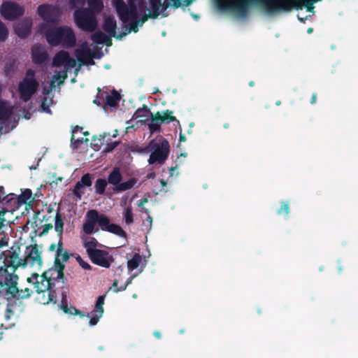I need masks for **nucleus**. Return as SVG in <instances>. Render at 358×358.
<instances>
[{"label":"nucleus","instance_id":"nucleus-1","mask_svg":"<svg viewBox=\"0 0 358 358\" xmlns=\"http://www.w3.org/2000/svg\"><path fill=\"white\" fill-rule=\"evenodd\" d=\"M255 4H261L269 13L289 12L292 8L302 9L299 0H231L229 7L243 16L248 13L250 6Z\"/></svg>","mask_w":358,"mask_h":358},{"label":"nucleus","instance_id":"nucleus-2","mask_svg":"<svg viewBox=\"0 0 358 358\" xmlns=\"http://www.w3.org/2000/svg\"><path fill=\"white\" fill-rule=\"evenodd\" d=\"M41 253L42 252L39 250L37 244L30 245L26 247L24 257L20 258V245H13L10 248L8 254L5 257L3 261L4 266L7 268H10L13 273L20 266L25 267L27 265H29L30 266L34 265L41 266L43 264Z\"/></svg>","mask_w":358,"mask_h":358},{"label":"nucleus","instance_id":"nucleus-3","mask_svg":"<svg viewBox=\"0 0 358 358\" xmlns=\"http://www.w3.org/2000/svg\"><path fill=\"white\" fill-rule=\"evenodd\" d=\"M57 273L52 269L49 268L44 271L42 275H39L36 273H34L27 278V282L34 285L35 291L38 294H43V299L40 300V303L48 304L50 302L56 303L57 296L55 291L53 290V281H61L62 278H57Z\"/></svg>","mask_w":358,"mask_h":358},{"label":"nucleus","instance_id":"nucleus-4","mask_svg":"<svg viewBox=\"0 0 358 358\" xmlns=\"http://www.w3.org/2000/svg\"><path fill=\"white\" fill-rule=\"evenodd\" d=\"M138 0H127V4L123 0H113V6L119 19L123 23H129L127 32L138 31L139 21H138L137 2Z\"/></svg>","mask_w":358,"mask_h":358},{"label":"nucleus","instance_id":"nucleus-5","mask_svg":"<svg viewBox=\"0 0 358 358\" xmlns=\"http://www.w3.org/2000/svg\"><path fill=\"white\" fill-rule=\"evenodd\" d=\"M45 36L52 46L62 45L66 48H73L76 43L75 33L68 26L50 27L45 31Z\"/></svg>","mask_w":358,"mask_h":358},{"label":"nucleus","instance_id":"nucleus-6","mask_svg":"<svg viewBox=\"0 0 358 358\" xmlns=\"http://www.w3.org/2000/svg\"><path fill=\"white\" fill-rule=\"evenodd\" d=\"M105 296H99L95 303V308L90 313L85 315L80 310L76 308L73 306L69 307L66 296L62 294V299L60 305V308L66 314L79 315L80 317L85 316L90 317L89 324L90 326L96 325L99 319L103 316V304H104Z\"/></svg>","mask_w":358,"mask_h":358},{"label":"nucleus","instance_id":"nucleus-7","mask_svg":"<svg viewBox=\"0 0 358 358\" xmlns=\"http://www.w3.org/2000/svg\"><path fill=\"white\" fill-rule=\"evenodd\" d=\"M34 200L31 190L26 189L20 195L13 193L6 194L5 205L2 207L8 208V210H10L9 214L13 217L14 213L22 206H24V210L27 211L31 209Z\"/></svg>","mask_w":358,"mask_h":358},{"label":"nucleus","instance_id":"nucleus-8","mask_svg":"<svg viewBox=\"0 0 358 358\" xmlns=\"http://www.w3.org/2000/svg\"><path fill=\"white\" fill-rule=\"evenodd\" d=\"M6 273L4 285L6 286V294L9 295L10 298L15 300H21L28 299L31 296L33 293L32 289L25 287L24 289H20L17 287L18 276L14 274L13 272H9L8 268L4 269ZM0 285L3 286V284L0 281Z\"/></svg>","mask_w":358,"mask_h":358},{"label":"nucleus","instance_id":"nucleus-9","mask_svg":"<svg viewBox=\"0 0 358 358\" xmlns=\"http://www.w3.org/2000/svg\"><path fill=\"white\" fill-rule=\"evenodd\" d=\"M73 18L76 26L84 31L93 32L98 26L96 13L88 8L76 10Z\"/></svg>","mask_w":358,"mask_h":358},{"label":"nucleus","instance_id":"nucleus-10","mask_svg":"<svg viewBox=\"0 0 358 358\" xmlns=\"http://www.w3.org/2000/svg\"><path fill=\"white\" fill-rule=\"evenodd\" d=\"M38 86V83L35 78V71L31 69H27L25 77L18 85L20 98L24 102L28 101L36 92Z\"/></svg>","mask_w":358,"mask_h":358},{"label":"nucleus","instance_id":"nucleus-11","mask_svg":"<svg viewBox=\"0 0 358 358\" xmlns=\"http://www.w3.org/2000/svg\"><path fill=\"white\" fill-rule=\"evenodd\" d=\"M70 258V254L63 249V243L61 240L57 245L56 255L54 261V265L50 268L57 273V278H62V282H66L64 271L65 268L64 262H68Z\"/></svg>","mask_w":358,"mask_h":358},{"label":"nucleus","instance_id":"nucleus-12","mask_svg":"<svg viewBox=\"0 0 358 358\" xmlns=\"http://www.w3.org/2000/svg\"><path fill=\"white\" fill-rule=\"evenodd\" d=\"M150 146L153 151L150 155L148 162L150 164L155 163L163 164L168 158L170 146L167 140L163 139L160 143L151 142Z\"/></svg>","mask_w":358,"mask_h":358},{"label":"nucleus","instance_id":"nucleus-13","mask_svg":"<svg viewBox=\"0 0 358 358\" xmlns=\"http://www.w3.org/2000/svg\"><path fill=\"white\" fill-rule=\"evenodd\" d=\"M151 14V18L156 19L162 13V15L166 17L167 15L164 13L165 10L173 6L174 8H178L182 6V0H149Z\"/></svg>","mask_w":358,"mask_h":358},{"label":"nucleus","instance_id":"nucleus-14","mask_svg":"<svg viewBox=\"0 0 358 358\" xmlns=\"http://www.w3.org/2000/svg\"><path fill=\"white\" fill-rule=\"evenodd\" d=\"M24 6L14 1H4L0 7L1 16L7 20L13 21L24 14Z\"/></svg>","mask_w":358,"mask_h":358},{"label":"nucleus","instance_id":"nucleus-15","mask_svg":"<svg viewBox=\"0 0 358 358\" xmlns=\"http://www.w3.org/2000/svg\"><path fill=\"white\" fill-rule=\"evenodd\" d=\"M87 255L94 264L106 268H108L114 262L113 255L105 250H90Z\"/></svg>","mask_w":358,"mask_h":358},{"label":"nucleus","instance_id":"nucleus-16","mask_svg":"<svg viewBox=\"0 0 358 358\" xmlns=\"http://www.w3.org/2000/svg\"><path fill=\"white\" fill-rule=\"evenodd\" d=\"M37 14L46 22H55L60 15V9L57 6L43 3L38 6Z\"/></svg>","mask_w":358,"mask_h":358},{"label":"nucleus","instance_id":"nucleus-17","mask_svg":"<svg viewBox=\"0 0 358 358\" xmlns=\"http://www.w3.org/2000/svg\"><path fill=\"white\" fill-rule=\"evenodd\" d=\"M32 24V19L25 17L14 24V31L18 37L25 38L30 34Z\"/></svg>","mask_w":358,"mask_h":358},{"label":"nucleus","instance_id":"nucleus-18","mask_svg":"<svg viewBox=\"0 0 358 358\" xmlns=\"http://www.w3.org/2000/svg\"><path fill=\"white\" fill-rule=\"evenodd\" d=\"M92 185V176L90 173H85L82 176L80 180L78 181L73 189V193L78 199H80L84 194V187H90Z\"/></svg>","mask_w":358,"mask_h":358},{"label":"nucleus","instance_id":"nucleus-19","mask_svg":"<svg viewBox=\"0 0 358 358\" xmlns=\"http://www.w3.org/2000/svg\"><path fill=\"white\" fill-rule=\"evenodd\" d=\"M85 224H111L109 218L96 210H90L87 212Z\"/></svg>","mask_w":358,"mask_h":358},{"label":"nucleus","instance_id":"nucleus-20","mask_svg":"<svg viewBox=\"0 0 358 358\" xmlns=\"http://www.w3.org/2000/svg\"><path fill=\"white\" fill-rule=\"evenodd\" d=\"M76 56L80 64V66L94 65V61L93 60V58H99V57H96L89 48L76 50Z\"/></svg>","mask_w":358,"mask_h":358},{"label":"nucleus","instance_id":"nucleus-21","mask_svg":"<svg viewBox=\"0 0 358 358\" xmlns=\"http://www.w3.org/2000/svg\"><path fill=\"white\" fill-rule=\"evenodd\" d=\"M102 28L105 32L108 33L110 36L116 38L117 22L113 16H106L104 18Z\"/></svg>","mask_w":358,"mask_h":358},{"label":"nucleus","instance_id":"nucleus-22","mask_svg":"<svg viewBox=\"0 0 358 358\" xmlns=\"http://www.w3.org/2000/svg\"><path fill=\"white\" fill-rule=\"evenodd\" d=\"M48 54L40 47L33 48L32 49V62L41 65L48 59Z\"/></svg>","mask_w":358,"mask_h":358},{"label":"nucleus","instance_id":"nucleus-23","mask_svg":"<svg viewBox=\"0 0 358 358\" xmlns=\"http://www.w3.org/2000/svg\"><path fill=\"white\" fill-rule=\"evenodd\" d=\"M157 120L162 124H169L171 122L177 121L176 117L173 115V111L170 110H165L160 112L154 113Z\"/></svg>","mask_w":358,"mask_h":358},{"label":"nucleus","instance_id":"nucleus-24","mask_svg":"<svg viewBox=\"0 0 358 358\" xmlns=\"http://www.w3.org/2000/svg\"><path fill=\"white\" fill-rule=\"evenodd\" d=\"M13 113V108L3 101H0V124L4 123L10 118Z\"/></svg>","mask_w":358,"mask_h":358},{"label":"nucleus","instance_id":"nucleus-25","mask_svg":"<svg viewBox=\"0 0 358 358\" xmlns=\"http://www.w3.org/2000/svg\"><path fill=\"white\" fill-rule=\"evenodd\" d=\"M80 238L83 242V246L86 250L87 254L89 253L90 250H94L97 249L98 241L96 238L86 235H81Z\"/></svg>","mask_w":358,"mask_h":358},{"label":"nucleus","instance_id":"nucleus-26","mask_svg":"<svg viewBox=\"0 0 358 358\" xmlns=\"http://www.w3.org/2000/svg\"><path fill=\"white\" fill-rule=\"evenodd\" d=\"M122 179V176L121 174L120 169L118 167H115L109 173L107 182L110 185H115L116 187L120 183Z\"/></svg>","mask_w":358,"mask_h":358},{"label":"nucleus","instance_id":"nucleus-27","mask_svg":"<svg viewBox=\"0 0 358 358\" xmlns=\"http://www.w3.org/2000/svg\"><path fill=\"white\" fill-rule=\"evenodd\" d=\"M147 105L143 104L141 108H138L134 114V119H139L140 122H145L148 120V113H150Z\"/></svg>","mask_w":358,"mask_h":358},{"label":"nucleus","instance_id":"nucleus-28","mask_svg":"<svg viewBox=\"0 0 358 358\" xmlns=\"http://www.w3.org/2000/svg\"><path fill=\"white\" fill-rule=\"evenodd\" d=\"M101 229L114 234L120 237L125 238L126 232L121 228L120 225H100Z\"/></svg>","mask_w":358,"mask_h":358},{"label":"nucleus","instance_id":"nucleus-29","mask_svg":"<svg viewBox=\"0 0 358 358\" xmlns=\"http://www.w3.org/2000/svg\"><path fill=\"white\" fill-rule=\"evenodd\" d=\"M69 53L64 50H61L57 52L53 57L52 64L56 67H60L64 65Z\"/></svg>","mask_w":358,"mask_h":358},{"label":"nucleus","instance_id":"nucleus-30","mask_svg":"<svg viewBox=\"0 0 358 358\" xmlns=\"http://www.w3.org/2000/svg\"><path fill=\"white\" fill-rule=\"evenodd\" d=\"M120 99V94L115 90H113L111 94L106 96V104L110 107H116Z\"/></svg>","mask_w":358,"mask_h":358},{"label":"nucleus","instance_id":"nucleus-31","mask_svg":"<svg viewBox=\"0 0 358 358\" xmlns=\"http://www.w3.org/2000/svg\"><path fill=\"white\" fill-rule=\"evenodd\" d=\"M136 178H131L126 182H120L114 188V190L116 192H123L130 189L136 184Z\"/></svg>","mask_w":358,"mask_h":358},{"label":"nucleus","instance_id":"nucleus-32","mask_svg":"<svg viewBox=\"0 0 358 358\" xmlns=\"http://www.w3.org/2000/svg\"><path fill=\"white\" fill-rule=\"evenodd\" d=\"M10 210L8 208H3L0 206V224H15V219L12 217L9 214Z\"/></svg>","mask_w":358,"mask_h":358},{"label":"nucleus","instance_id":"nucleus-33","mask_svg":"<svg viewBox=\"0 0 358 358\" xmlns=\"http://www.w3.org/2000/svg\"><path fill=\"white\" fill-rule=\"evenodd\" d=\"M48 215H44L43 219L47 221L52 218L55 220V224H64L61 214L58 210L55 211L52 208H49L48 210Z\"/></svg>","mask_w":358,"mask_h":358},{"label":"nucleus","instance_id":"nucleus-34","mask_svg":"<svg viewBox=\"0 0 358 358\" xmlns=\"http://www.w3.org/2000/svg\"><path fill=\"white\" fill-rule=\"evenodd\" d=\"M108 183L106 179L98 178L94 184L95 193L99 195H103Z\"/></svg>","mask_w":358,"mask_h":358},{"label":"nucleus","instance_id":"nucleus-35","mask_svg":"<svg viewBox=\"0 0 358 358\" xmlns=\"http://www.w3.org/2000/svg\"><path fill=\"white\" fill-rule=\"evenodd\" d=\"M142 257L138 253H136L131 259L127 262V268L131 271L137 268L141 263Z\"/></svg>","mask_w":358,"mask_h":358},{"label":"nucleus","instance_id":"nucleus-36","mask_svg":"<svg viewBox=\"0 0 358 358\" xmlns=\"http://www.w3.org/2000/svg\"><path fill=\"white\" fill-rule=\"evenodd\" d=\"M148 129L151 134L159 131L161 129V123L157 120L154 113H150V122L148 124Z\"/></svg>","mask_w":358,"mask_h":358},{"label":"nucleus","instance_id":"nucleus-37","mask_svg":"<svg viewBox=\"0 0 358 358\" xmlns=\"http://www.w3.org/2000/svg\"><path fill=\"white\" fill-rule=\"evenodd\" d=\"M280 206L277 210V213L280 215L288 216L290 210V204L288 201H280Z\"/></svg>","mask_w":358,"mask_h":358},{"label":"nucleus","instance_id":"nucleus-38","mask_svg":"<svg viewBox=\"0 0 358 358\" xmlns=\"http://www.w3.org/2000/svg\"><path fill=\"white\" fill-rule=\"evenodd\" d=\"M87 3L90 7V9H92L95 13L100 12L103 7L101 0H87Z\"/></svg>","mask_w":358,"mask_h":358},{"label":"nucleus","instance_id":"nucleus-39","mask_svg":"<svg viewBox=\"0 0 358 358\" xmlns=\"http://www.w3.org/2000/svg\"><path fill=\"white\" fill-rule=\"evenodd\" d=\"M123 220L125 221L126 224H131L133 222V213H132V207L131 206H128L123 212Z\"/></svg>","mask_w":358,"mask_h":358},{"label":"nucleus","instance_id":"nucleus-40","mask_svg":"<svg viewBox=\"0 0 358 358\" xmlns=\"http://www.w3.org/2000/svg\"><path fill=\"white\" fill-rule=\"evenodd\" d=\"M106 34L101 31H97L92 34L91 39L97 44H103Z\"/></svg>","mask_w":358,"mask_h":358},{"label":"nucleus","instance_id":"nucleus-41","mask_svg":"<svg viewBox=\"0 0 358 358\" xmlns=\"http://www.w3.org/2000/svg\"><path fill=\"white\" fill-rule=\"evenodd\" d=\"M131 281H132V278H129L124 285H121L120 287H117L118 280H115L113 283V292H121V291H124L127 289V286L131 283Z\"/></svg>","mask_w":358,"mask_h":358},{"label":"nucleus","instance_id":"nucleus-42","mask_svg":"<svg viewBox=\"0 0 358 358\" xmlns=\"http://www.w3.org/2000/svg\"><path fill=\"white\" fill-rule=\"evenodd\" d=\"M8 37V30L6 24L0 20V42H4Z\"/></svg>","mask_w":358,"mask_h":358},{"label":"nucleus","instance_id":"nucleus-43","mask_svg":"<svg viewBox=\"0 0 358 358\" xmlns=\"http://www.w3.org/2000/svg\"><path fill=\"white\" fill-rule=\"evenodd\" d=\"M99 225H83V231L84 232V235H89L93 233L99 231V228L96 227Z\"/></svg>","mask_w":358,"mask_h":358},{"label":"nucleus","instance_id":"nucleus-44","mask_svg":"<svg viewBox=\"0 0 358 358\" xmlns=\"http://www.w3.org/2000/svg\"><path fill=\"white\" fill-rule=\"evenodd\" d=\"M52 102V99H50L48 102V98L46 96H44L42 99L41 102V108L42 110L49 114H51V110L50 109V103Z\"/></svg>","mask_w":358,"mask_h":358},{"label":"nucleus","instance_id":"nucleus-45","mask_svg":"<svg viewBox=\"0 0 358 358\" xmlns=\"http://www.w3.org/2000/svg\"><path fill=\"white\" fill-rule=\"evenodd\" d=\"M120 143V141H114L107 143L105 148L103 149V152H112Z\"/></svg>","mask_w":358,"mask_h":358},{"label":"nucleus","instance_id":"nucleus-46","mask_svg":"<svg viewBox=\"0 0 358 358\" xmlns=\"http://www.w3.org/2000/svg\"><path fill=\"white\" fill-rule=\"evenodd\" d=\"M67 69L74 68L76 66V61L70 57L69 55V57L64 65Z\"/></svg>","mask_w":358,"mask_h":358},{"label":"nucleus","instance_id":"nucleus-47","mask_svg":"<svg viewBox=\"0 0 358 358\" xmlns=\"http://www.w3.org/2000/svg\"><path fill=\"white\" fill-rule=\"evenodd\" d=\"M66 72H64L63 74H61L60 73H58L57 74H55L54 76H53V80L55 81V80H57L58 81V83L59 85H61L64 83V80L66 79Z\"/></svg>","mask_w":358,"mask_h":358},{"label":"nucleus","instance_id":"nucleus-48","mask_svg":"<svg viewBox=\"0 0 358 358\" xmlns=\"http://www.w3.org/2000/svg\"><path fill=\"white\" fill-rule=\"evenodd\" d=\"M15 62L7 63L5 66V73L6 76H10L14 71Z\"/></svg>","mask_w":358,"mask_h":358},{"label":"nucleus","instance_id":"nucleus-49","mask_svg":"<svg viewBox=\"0 0 358 358\" xmlns=\"http://www.w3.org/2000/svg\"><path fill=\"white\" fill-rule=\"evenodd\" d=\"M9 238L7 237L5 234L0 235V248H3L8 245V241Z\"/></svg>","mask_w":358,"mask_h":358},{"label":"nucleus","instance_id":"nucleus-50","mask_svg":"<svg viewBox=\"0 0 358 358\" xmlns=\"http://www.w3.org/2000/svg\"><path fill=\"white\" fill-rule=\"evenodd\" d=\"M69 3L73 7H78L83 6L85 3V0H69Z\"/></svg>","mask_w":358,"mask_h":358},{"label":"nucleus","instance_id":"nucleus-51","mask_svg":"<svg viewBox=\"0 0 358 358\" xmlns=\"http://www.w3.org/2000/svg\"><path fill=\"white\" fill-rule=\"evenodd\" d=\"M124 31L120 32V33L117 34L116 39H120V40L124 36H125L126 35H127L128 34L130 33V32H127L128 29H129V27H128L127 25H124Z\"/></svg>","mask_w":358,"mask_h":358},{"label":"nucleus","instance_id":"nucleus-52","mask_svg":"<svg viewBox=\"0 0 358 358\" xmlns=\"http://www.w3.org/2000/svg\"><path fill=\"white\" fill-rule=\"evenodd\" d=\"M149 18H151V14L150 13L148 14H145L140 19L138 18L139 25H143Z\"/></svg>","mask_w":358,"mask_h":358},{"label":"nucleus","instance_id":"nucleus-53","mask_svg":"<svg viewBox=\"0 0 358 358\" xmlns=\"http://www.w3.org/2000/svg\"><path fill=\"white\" fill-rule=\"evenodd\" d=\"M55 87V85H54V80H52L51 81V86L50 87H44L43 89V94L44 95H48L50 94V92L52 91V87Z\"/></svg>","mask_w":358,"mask_h":358},{"label":"nucleus","instance_id":"nucleus-54","mask_svg":"<svg viewBox=\"0 0 358 358\" xmlns=\"http://www.w3.org/2000/svg\"><path fill=\"white\" fill-rule=\"evenodd\" d=\"M43 227H44V228H43V231L39 234L40 236H42L45 234H46L50 229H52L53 225H43Z\"/></svg>","mask_w":358,"mask_h":358},{"label":"nucleus","instance_id":"nucleus-55","mask_svg":"<svg viewBox=\"0 0 358 358\" xmlns=\"http://www.w3.org/2000/svg\"><path fill=\"white\" fill-rule=\"evenodd\" d=\"M79 265L85 270H92V266L87 262L83 260L80 262Z\"/></svg>","mask_w":358,"mask_h":358},{"label":"nucleus","instance_id":"nucleus-56","mask_svg":"<svg viewBox=\"0 0 358 358\" xmlns=\"http://www.w3.org/2000/svg\"><path fill=\"white\" fill-rule=\"evenodd\" d=\"M63 227L64 225H55V229L58 233L60 239L62 238V235L64 230Z\"/></svg>","mask_w":358,"mask_h":358},{"label":"nucleus","instance_id":"nucleus-57","mask_svg":"<svg viewBox=\"0 0 358 358\" xmlns=\"http://www.w3.org/2000/svg\"><path fill=\"white\" fill-rule=\"evenodd\" d=\"M113 36H107L106 34V37L104 38V42L103 44H106L107 46H110L112 45V38Z\"/></svg>","mask_w":358,"mask_h":358},{"label":"nucleus","instance_id":"nucleus-58","mask_svg":"<svg viewBox=\"0 0 358 358\" xmlns=\"http://www.w3.org/2000/svg\"><path fill=\"white\" fill-rule=\"evenodd\" d=\"M148 201V199H143V200H140V201H139V203H138V207H139V208H141L142 209V210H141L142 211H143V210H145V208L143 207V204H144L145 203H147Z\"/></svg>","mask_w":358,"mask_h":358},{"label":"nucleus","instance_id":"nucleus-59","mask_svg":"<svg viewBox=\"0 0 358 358\" xmlns=\"http://www.w3.org/2000/svg\"><path fill=\"white\" fill-rule=\"evenodd\" d=\"M316 101H317V94L313 93L311 96V99H310V103L314 104L316 103Z\"/></svg>","mask_w":358,"mask_h":358},{"label":"nucleus","instance_id":"nucleus-60","mask_svg":"<svg viewBox=\"0 0 358 358\" xmlns=\"http://www.w3.org/2000/svg\"><path fill=\"white\" fill-rule=\"evenodd\" d=\"M5 201H6V195L5 196L0 195V203L1 204V206H3L5 205Z\"/></svg>","mask_w":358,"mask_h":358},{"label":"nucleus","instance_id":"nucleus-61","mask_svg":"<svg viewBox=\"0 0 358 358\" xmlns=\"http://www.w3.org/2000/svg\"><path fill=\"white\" fill-rule=\"evenodd\" d=\"M106 138V134L100 135V138H98V140L100 141V143H103L104 139Z\"/></svg>","mask_w":358,"mask_h":358},{"label":"nucleus","instance_id":"nucleus-62","mask_svg":"<svg viewBox=\"0 0 358 358\" xmlns=\"http://www.w3.org/2000/svg\"><path fill=\"white\" fill-rule=\"evenodd\" d=\"M0 195H1V196L6 195L3 186H0Z\"/></svg>","mask_w":358,"mask_h":358},{"label":"nucleus","instance_id":"nucleus-63","mask_svg":"<svg viewBox=\"0 0 358 358\" xmlns=\"http://www.w3.org/2000/svg\"><path fill=\"white\" fill-rule=\"evenodd\" d=\"M153 334L157 338H161V333L159 331H155Z\"/></svg>","mask_w":358,"mask_h":358},{"label":"nucleus","instance_id":"nucleus-64","mask_svg":"<svg viewBox=\"0 0 358 358\" xmlns=\"http://www.w3.org/2000/svg\"><path fill=\"white\" fill-rule=\"evenodd\" d=\"M193 0H184V3L186 6H189L192 4Z\"/></svg>","mask_w":358,"mask_h":358}]
</instances>
